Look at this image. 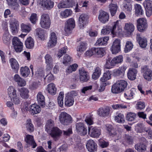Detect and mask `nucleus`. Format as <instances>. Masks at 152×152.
<instances>
[{
  "instance_id": "obj_29",
  "label": "nucleus",
  "mask_w": 152,
  "mask_h": 152,
  "mask_svg": "<svg viewBox=\"0 0 152 152\" xmlns=\"http://www.w3.org/2000/svg\"><path fill=\"white\" fill-rule=\"evenodd\" d=\"M136 93V89L134 88H132L130 90H128L126 91L124 94V96L127 99H131L133 98Z\"/></svg>"
},
{
  "instance_id": "obj_18",
  "label": "nucleus",
  "mask_w": 152,
  "mask_h": 152,
  "mask_svg": "<svg viewBox=\"0 0 152 152\" xmlns=\"http://www.w3.org/2000/svg\"><path fill=\"white\" fill-rule=\"evenodd\" d=\"M34 34L36 36L41 40H44L47 38V34L46 31L41 28L36 29L35 31Z\"/></svg>"
},
{
  "instance_id": "obj_44",
  "label": "nucleus",
  "mask_w": 152,
  "mask_h": 152,
  "mask_svg": "<svg viewBox=\"0 0 152 152\" xmlns=\"http://www.w3.org/2000/svg\"><path fill=\"white\" fill-rule=\"evenodd\" d=\"M87 48V44L85 42H81L80 45L77 47V50L80 53H83Z\"/></svg>"
},
{
  "instance_id": "obj_13",
  "label": "nucleus",
  "mask_w": 152,
  "mask_h": 152,
  "mask_svg": "<svg viewBox=\"0 0 152 152\" xmlns=\"http://www.w3.org/2000/svg\"><path fill=\"white\" fill-rule=\"evenodd\" d=\"M88 131L89 135L92 137L98 138L101 134L100 129L96 127H89Z\"/></svg>"
},
{
  "instance_id": "obj_49",
  "label": "nucleus",
  "mask_w": 152,
  "mask_h": 152,
  "mask_svg": "<svg viewBox=\"0 0 152 152\" xmlns=\"http://www.w3.org/2000/svg\"><path fill=\"white\" fill-rule=\"evenodd\" d=\"M26 126L27 130L29 132H33L34 131V126L30 119H28L27 120Z\"/></svg>"
},
{
  "instance_id": "obj_59",
  "label": "nucleus",
  "mask_w": 152,
  "mask_h": 152,
  "mask_svg": "<svg viewBox=\"0 0 152 152\" xmlns=\"http://www.w3.org/2000/svg\"><path fill=\"white\" fill-rule=\"evenodd\" d=\"M8 5L12 7L15 6L16 9L19 6L18 0H6Z\"/></svg>"
},
{
  "instance_id": "obj_2",
  "label": "nucleus",
  "mask_w": 152,
  "mask_h": 152,
  "mask_svg": "<svg viewBox=\"0 0 152 152\" xmlns=\"http://www.w3.org/2000/svg\"><path fill=\"white\" fill-rule=\"evenodd\" d=\"M7 94L12 101L15 104L20 103V100L18 96L17 95V90L15 87L10 86L7 89Z\"/></svg>"
},
{
  "instance_id": "obj_11",
  "label": "nucleus",
  "mask_w": 152,
  "mask_h": 152,
  "mask_svg": "<svg viewBox=\"0 0 152 152\" xmlns=\"http://www.w3.org/2000/svg\"><path fill=\"white\" fill-rule=\"evenodd\" d=\"M12 42L16 52L17 53L21 52L23 50V43L18 38L14 37L13 38Z\"/></svg>"
},
{
  "instance_id": "obj_48",
  "label": "nucleus",
  "mask_w": 152,
  "mask_h": 152,
  "mask_svg": "<svg viewBox=\"0 0 152 152\" xmlns=\"http://www.w3.org/2000/svg\"><path fill=\"white\" fill-rule=\"evenodd\" d=\"M21 31L23 32L28 33L31 30L30 25H27L22 23L21 25Z\"/></svg>"
},
{
  "instance_id": "obj_41",
  "label": "nucleus",
  "mask_w": 152,
  "mask_h": 152,
  "mask_svg": "<svg viewBox=\"0 0 152 152\" xmlns=\"http://www.w3.org/2000/svg\"><path fill=\"white\" fill-rule=\"evenodd\" d=\"M20 73L22 76L23 77H27L30 73V70L28 67L25 66L22 67L20 69Z\"/></svg>"
},
{
  "instance_id": "obj_7",
  "label": "nucleus",
  "mask_w": 152,
  "mask_h": 152,
  "mask_svg": "<svg viewBox=\"0 0 152 152\" xmlns=\"http://www.w3.org/2000/svg\"><path fill=\"white\" fill-rule=\"evenodd\" d=\"M59 119L60 122L64 125H67L72 122L71 116L65 112H62L60 114Z\"/></svg>"
},
{
  "instance_id": "obj_51",
  "label": "nucleus",
  "mask_w": 152,
  "mask_h": 152,
  "mask_svg": "<svg viewBox=\"0 0 152 152\" xmlns=\"http://www.w3.org/2000/svg\"><path fill=\"white\" fill-rule=\"evenodd\" d=\"M115 120L117 122L119 123H123L125 122L124 116L123 114L121 113L115 117Z\"/></svg>"
},
{
  "instance_id": "obj_14",
  "label": "nucleus",
  "mask_w": 152,
  "mask_h": 152,
  "mask_svg": "<svg viewBox=\"0 0 152 152\" xmlns=\"http://www.w3.org/2000/svg\"><path fill=\"white\" fill-rule=\"evenodd\" d=\"M48 133L54 140H56L61 136L62 131L58 127H56L53 128Z\"/></svg>"
},
{
  "instance_id": "obj_3",
  "label": "nucleus",
  "mask_w": 152,
  "mask_h": 152,
  "mask_svg": "<svg viewBox=\"0 0 152 152\" xmlns=\"http://www.w3.org/2000/svg\"><path fill=\"white\" fill-rule=\"evenodd\" d=\"M77 95V93L75 91H72L67 93L65 98V104L67 107L72 106L74 103V98Z\"/></svg>"
},
{
  "instance_id": "obj_1",
  "label": "nucleus",
  "mask_w": 152,
  "mask_h": 152,
  "mask_svg": "<svg viewBox=\"0 0 152 152\" xmlns=\"http://www.w3.org/2000/svg\"><path fill=\"white\" fill-rule=\"evenodd\" d=\"M127 83L126 81L123 80H118L112 86L111 91L115 94L120 93L124 91L127 87Z\"/></svg>"
},
{
  "instance_id": "obj_17",
  "label": "nucleus",
  "mask_w": 152,
  "mask_h": 152,
  "mask_svg": "<svg viewBox=\"0 0 152 152\" xmlns=\"http://www.w3.org/2000/svg\"><path fill=\"white\" fill-rule=\"evenodd\" d=\"M57 37L56 33L51 31L50 33L49 39L48 44V47L51 48L55 46L57 43Z\"/></svg>"
},
{
  "instance_id": "obj_8",
  "label": "nucleus",
  "mask_w": 152,
  "mask_h": 152,
  "mask_svg": "<svg viewBox=\"0 0 152 152\" xmlns=\"http://www.w3.org/2000/svg\"><path fill=\"white\" fill-rule=\"evenodd\" d=\"M75 25V22L73 18H70L66 21L64 28L66 35H68L71 32L72 30L74 28Z\"/></svg>"
},
{
  "instance_id": "obj_46",
  "label": "nucleus",
  "mask_w": 152,
  "mask_h": 152,
  "mask_svg": "<svg viewBox=\"0 0 152 152\" xmlns=\"http://www.w3.org/2000/svg\"><path fill=\"white\" fill-rule=\"evenodd\" d=\"M54 125V121L51 119L48 120L45 125V130L48 133H49V131L53 128Z\"/></svg>"
},
{
  "instance_id": "obj_63",
  "label": "nucleus",
  "mask_w": 152,
  "mask_h": 152,
  "mask_svg": "<svg viewBox=\"0 0 152 152\" xmlns=\"http://www.w3.org/2000/svg\"><path fill=\"white\" fill-rule=\"evenodd\" d=\"M29 19L32 23L35 24L38 20V17L37 14L34 13H32Z\"/></svg>"
},
{
  "instance_id": "obj_15",
  "label": "nucleus",
  "mask_w": 152,
  "mask_h": 152,
  "mask_svg": "<svg viewBox=\"0 0 152 152\" xmlns=\"http://www.w3.org/2000/svg\"><path fill=\"white\" fill-rule=\"evenodd\" d=\"M135 26L133 23L129 22L125 23L124 29L126 34L128 36L132 35L135 30Z\"/></svg>"
},
{
  "instance_id": "obj_23",
  "label": "nucleus",
  "mask_w": 152,
  "mask_h": 152,
  "mask_svg": "<svg viewBox=\"0 0 152 152\" xmlns=\"http://www.w3.org/2000/svg\"><path fill=\"white\" fill-rule=\"evenodd\" d=\"M88 17L86 14H82L79 19V24L80 28L84 27L88 23Z\"/></svg>"
},
{
  "instance_id": "obj_35",
  "label": "nucleus",
  "mask_w": 152,
  "mask_h": 152,
  "mask_svg": "<svg viewBox=\"0 0 152 152\" xmlns=\"http://www.w3.org/2000/svg\"><path fill=\"white\" fill-rule=\"evenodd\" d=\"M37 100L38 103L41 107H45V97L41 92H39L37 94Z\"/></svg>"
},
{
  "instance_id": "obj_55",
  "label": "nucleus",
  "mask_w": 152,
  "mask_h": 152,
  "mask_svg": "<svg viewBox=\"0 0 152 152\" xmlns=\"http://www.w3.org/2000/svg\"><path fill=\"white\" fill-rule=\"evenodd\" d=\"M64 94L63 92H60L58 98V103L59 106L62 107L63 106V99Z\"/></svg>"
},
{
  "instance_id": "obj_52",
  "label": "nucleus",
  "mask_w": 152,
  "mask_h": 152,
  "mask_svg": "<svg viewBox=\"0 0 152 152\" xmlns=\"http://www.w3.org/2000/svg\"><path fill=\"white\" fill-rule=\"evenodd\" d=\"M72 61V58L67 54L65 55L63 58V63L65 65L69 64Z\"/></svg>"
},
{
  "instance_id": "obj_33",
  "label": "nucleus",
  "mask_w": 152,
  "mask_h": 152,
  "mask_svg": "<svg viewBox=\"0 0 152 152\" xmlns=\"http://www.w3.org/2000/svg\"><path fill=\"white\" fill-rule=\"evenodd\" d=\"M109 39V37H108L100 38L97 40L95 45H96L99 46L106 45L107 43V41Z\"/></svg>"
},
{
  "instance_id": "obj_26",
  "label": "nucleus",
  "mask_w": 152,
  "mask_h": 152,
  "mask_svg": "<svg viewBox=\"0 0 152 152\" xmlns=\"http://www.w3.org/2000/svg\"><path fill=\"white\" fill-rule=\"evenodd\" d=\"M25 140L28 146H31L33 148H34L36 147L37 145L34 141L33 136L29 134L26 135Z\"/></svg>"
},
{
  "instance_id": "obj_27",
  "label": "nucleus",
  "mask_w": 152,
  "mask_h": 152,
  "mask_svg": "<svg viewBox=\"0 0 152 152\" xmlns=\"http://www.w3.org/2000/svg\"><path fill=\"white\" fill-rule=\"evenodd\" d=\"M76 129L79 134L84 135L87 133V130L84 126L83 123H80L76 124Z\"/></svg>"
},
{
  "instance_id": "obj_5",
  "label": "nucleus",
  "mask_w": 152,
  "mask_h": 152,
  "mask_svg": "<svg viewBox=\"0 0 152 152\" xmlns=\"http://www.w3.org/2000/svg\"><path fill=\"white\" fill-rule=\"evenodd\" d=\"M141 72L144 79L146 81H151L152 80V70L146 66L141 68Z\"/></svg>"
},
{
  "instance_id": "obj_9",
  "label": "nucleus",
  "mask_w": 152,
  "mask_h": 152,
  "mask_svg": "<svg viewBox=\"0 0 152 152\" xmlns=\"http://www.w3.org/2000/svg\"><path fill=\"white\" fill-rule=\"evenodd\" d=\"M9 24L12 34L13 35L16 34L18 31L19 27L18 22L15 18H12L10 19Z\"/></svg>"
},
{
  "instance_id": "obj_47",
  "label": "nucleus",
  "mask_w": 152,
  "mask_h": 152,
  "mask_svg": "<svg viewBox=\"0 0 152 152\" xmlns=\"http://www.w3.org/2000/svg\"><path fill=\"white\" fill-rule=\"evenodd\" d=\"M123 61V57L122 55H119L114 58L112 59V64L115 66L116 64L121 63Z\"/></svg>"
},
{
  "instance_id": "obj_20",
  "label": "nucleus",
  "mask_w": 152,
  "mask_h": 152,
  "mask_svg": "<svg viewBox=\"0 0 152 152\" xmlns=\"http://www.w3.org/2000/svg\"><path fill=\"white\" fill-rule=\"evenodd\" d=\"M121 45L120 40L116 39L113 42L111 48V51L113 54H116L120 51Z\"/></svg>"
},
{
  "instance_id": "obj_34",
  "label": "nucleus",
  "mask_w": 152,
  "mask_h": 152,
  "mask_svg": "<svg viewBox=\"0 0 152 152\" xmlns=\"http://www.w3.org/2000/svg\"><path fill=\"white\" fill-rule=\"evenodd\" d=\"M95 56L98 57H102L105 54L104 49L102 48H94Z\"/></svg>"
},
{
  "instance_id": "obj_53",
  "label": "nucleus",
  "mask_w": 152,
  "mask_h": 152,
  "mask_svg": "<svg viewBox=\"0 0 152 152\" xmlns=\"http://www.w3.org/2000/svg\"><path fill=\"white\" fill-rule=\"evenodd\" d=\"M136 117V115L135 113L132 112L128 113L126 117V120L129 121H134Z\"/></svg>"
},
{
  "instance_id": "obj_43",
  "label": "nucleus",
  "mask_w": 152,
  "mask_h": 152,
  "mask_svg": "<svg viewBox=\"0 0 152 152\" xmlns=\"http://www.w3.org/2000/svg\"><path fill=\"white\" fill-rule=\"evenodd\" d=\"M123 141L124 143L131 144L133 143V139L132 136L126 134L123 137Z\"/></svg>"
},
{
  "instance_id": "obj_62",
  "label": "nucleus",
  "mask_w": 152,
  "mask_h": 152,
  "mask_svg": "<svg viewBox=\"0 0 152 152\" xmlns=\"http://www.w3.org/2000/svg\"><path fill=\"white\" fill-rule=\"evenodd\" d=\"M119 22L118 20H117L113 23V26L112 28H111V29L112 34L114 35H116V33L117 32L116 30L117 27H118Z\"/></svg>"
},
{
  "instance_id": "obj_58",
  "label": "nucleus",
  "mask_w": 152,
  "mask_h": 152,
  "mask_svg": "<svg viewBox=\"0 0 152 152\" xmlns=\"http://www.w3.org/2000/svg\"><path fill=\"white\" fill-rule=\"evenodd\" d=\"M123 7L124 10L128 13L131 12L132 10V5L129 2L124 4Z\"/></svg>"
},
{
  "instance_id": "obj_37",
  "label": "nucleus",
  "mask_w": 152,
  "mask_h": 152,
  "mask_svg": "<svg viewBox=\"0 0 152 152\" xmlns=\"http://www.w3.org/2000/svg\"><path fill=\"white\" fill-rule=\"evenodd\" d=\"M25 44L27 48L32 49L34 46V40L31 37H29L27 38L25 41Z\"/></svg>"
},
{
  "instance_id": "obj_39",
  "label": "nucleus",
  "mask_w": 152,
  "mask_h": 152,
  "mask_svg": "<svg viewBox=\"0 0 152 152\" xmlns=\"http://www.w3.org/2000/svg\"><path fill=\"white\" fill-rule=\"evenodd\" d=\"M135 148L139 152H145L146 151V146L142 143H137L135 145Z\"/></svg>"
},
{
  "instance_id": "obj_42",
  "label": "nucleus",
  "mask_w": 152,
  "mask_h": 152,
  "mask_svg": "<svg viewBox=\"0 0 152 152\" xmlns=\"http://www.w3.org/2000/svg\"><path fill=\"white\" fill-rule=\"evenodd\" d=\"M101 70L99 67H97L94 70V71L92 75V78L95 80L98 79L101 74Z\"/></svg>"
},
{
  "instance_id": "obj_10",
  "label": "nucleus",
  "mask_w": 152,
  "mask_h": 152,
  "mask_svg": "<svg viewBox=\"0 0 152 152\" xmlns=\"http://www.w3.org/2000/svg\"><path fill=\"white\" fill-rule=\"evenodd\" d=\"M138 30L140 32L145 31L147 27L146 19L145 18H140L137 20Z\"/></svg>"
},
{
  "instance_id": "obj_4",
  "label": "nucleus",
  "mask_w": 152,
  "mask_h": 152,
  "mask_svg": "<svg viewBox=\"0 0 152 152\" xmlns=\"http://www.w3.org/2000/svg\"><path fill=\"white\" fill-rule=\"evenodd\" d=\"M40 24L42 28L48 29L50 28L51 21L48 14L45 13L42 14L41 16Z\"/></svg>"
},
{
  "instance_id": "obj_61",
  "label": "nucleus",
  "mask_w": 152,
  "mask_h": 152,
  "mask_svg": "<svg viewBox=\"0 0 152 152\" xmlns=\"http://www.w3.org/2000/svg\"><path fill=\"white\" fill-rule=\"evenodd\" d=\"M78 66L76 64H74L68 67L66 69V71L67 72L70 73L73 71H75Z\"/></svg>"
},
{
  "instance_id": "obj_30",
  "label": "nucleus",
  "mask_w": 152,
  "mask_h": 152,
  "mask_svg": "<svg viewBox=\"0 0 152 152\" xmlns=\"http://www.w3.org/2000/svg\"><path fill=\"white\" fill-rule=\"evenodd\" d=\"M18 91L21 98L23 99L28 98L29 91L27 88L25 87L19 88H18Z\"/></svg>"
},
{
  "instance_id": "obj_57",
  "label": "nucleus",
  "mask_w": 152,
  "mask_h": 152,
  "mask_svg": "<svg viewBox=\"0 0 152 152\" xmlns=\"http://www.w3.org/2000/svg\"><path fill=\"white\" fill-rule=\"evenodd\" d=\"M143 4L145 10H152V1L147 0L145 1Z\"/></svg>"
},
{
  "instance_id": "obj_21",
  "label": "nucleus",
  "mask_w": 152,
  "mask_h": 152,
  "mask_svg": "<svg viewBox=\"0 0 152 152\" xmlns=\"http://www.w3.org/2000/svg\"><path fill=\"white\" fill-rule=\"evenodd\" d=\"M79 72L80 81L82 83L87 81L89 78L88 72L83 68L80 69Z\"/></svg>"
},
{
  "instance_id": "obj_45",
  "label": "nucleus",
  "mask_w": 152,
  "mask_h": 152,
  "mask_svg": "<svg viewBox=\"0 0 152 152\" xmlns=\"http://www.w3.org/2000/svg\"><path fill=\"white\" fill-rule=\"evenodd\" d=\"M72 12L71 10L66 9L64 11H62L60 13L61 17L64 18H66L72 15Z\"/></svg>"
},
{
  "instance_id": "obj_12",
  "label": "nucleus",
  "mask_w": 152,
  "mask_h": 152,
  "mask_svg": "<svg viewBox=\"0 0 152 152\" xmlns=\"http://www.w3.org/2000/svg\"><path fill=\"white\" fill-rule=\"evenodd\" d=\"M98 19L101 23L105 24L109 20V14L107 12L102 10H100L99 11Z\"/></svg>"
},
{
  "instance_id": "obj_38",
  "label": "nucleus",
  "mask_w": 152,
  "mask_h": 152,
  "mask_svg": "<svg viewBox=\"0 0 152 152\" xmlns=\"http://www.w3.org/2000/svg\"><path fill=\"white\" fill-rule=\"evenodd\" d=\"M46 90L50 94L54 95L56 93V88L54 83H50L47 86Z\"/></svg>"
},
{
  "instance_id": "obj_64",
  "label": "nucleus",
  "mask_w": 152,
  "mask_h": 152,
  "mask_svg": "<svg viewBox=\"0 0 152 152\" xmlns=\"http://www.w3.org/2000/svg\"><path fill=\"white\" fill-rule=\"evenodd\" d=\"M99 145L102 148H107L109 145L108 142H106L103 140H99Z\"/></svg>"
},
{
  "instance_id": "obj_6",
  "label": "nucleus",
  "mask_w": 152,
  "mask_h": 152,
  "mask_svg": "<svg viewBox=\"0 0 152 152\" xmlns=\"http://www.w3.org/2000/svg\"><path fill=\"white\" fill-rule=\"evenodd\" d=\"M38 5L44 10H50L53 7L54 2L51 0H40Z\"/></svg>"
},
{
  "instance_id": "obj_28",
  "label": "nucleus",
  "mask_w": 152,
  "mask_h": 152,
  "mask_svg": "<svg viewBox=\"0 0 152 152\" xmlns=\"http://www.w3.org/2000/svg\"><path fill=\"white\" fill-rule=\"evenodd\" d=\"M105 128L108 132L109 135L112 137H115L118 136L116 130L114 128L113 126L110 124H106Z\"/></svg>"
},
{
  "instance_id": "obj_32",
  "label": "nucleus",
  "mask_w": 152,
  "mask_h": 152,
  "mask_svg": "<svg viewBox=\"0 0 152 152\" xmlns=\"http://www.w3.org/2000/svg\"><path fill=\"white\" fill-rule=\"evenodd\" d=\"M41 110V108L37 104H34L31 105L30 113L33 115L39 113Z\"/></svg>"
},
{
  "instance_id": "obj_50",
  "label": "nucleus",
  "mask_w": 152,
  "mask_h": 152,
  "mask_svg": "<svg viewBox=\"0 0 152 152\" xmlns=\"http://www.w3.org/2000/svg\"><path fill=\"white\" fill-rule=\"evenodd\" d=\"M10 35L8 31L5 32L2 37V41L3 43L7 45L10 43Z\"/></svg>"
},
{
  "instance_id": "obj_36",
  "label": "nucleus",
  "mask_w": 152,
  "mask_h": 152,
  "mask_svg": "<svg viewBox=\"0 0 152 152\" xmlns=\"http://www.w3.org/2000/svg\"><path fill=\"white\" fill-rule=\"evenodd\" d=\"M134 9L135 10V14L137 16H140L144 14V11L141 6L139 4L134 5Z\"/></svg>"
},
{
  "instance_id": "obj_25",
  "label": "nucleus",
  "mask_w": 152,
  "mask_h": 152,
  "mask_svg": "<svg viewBox=\"0 0 152 152\" xmlns=\"http://www.w3.org/2000/svg\"><path fill=\"white\" fill-rule=\"evenodd\" d=\"M86 146L88 151L90 152H94L96 150L97 145L92 140H88Z\"/></svg>"
},
{
  "instance_id": "obj_31",
  "label": "nucleus",
  "mask_w": 152,
  "mask_h": 152,
  "mask_svg": "<svg viewBox=\"0 0 152 152\" xmlns=\"http://www.w3.org/2000/svg\"><path fill=\"white\" fill-rule=\"evenodd\" d=\"M10 63L13 71L15 72H17L19 66L17 61L14 58H11L10 60Z\"/></svg>"
},
{
  "instance_id": "obj_24",
  "label": "nucleus",
  "mask_w": 152,
  "mask_h": 152,
  "mask_svg": "<svg viewBox=\"0 0 152 152\" xmlns=\"http://www.w3.org/2000/svg\"><path fill=\"white\" fill-rule=\"evenodd\" d=\"M137 73V70L136 69L133 68H129L127 73L128 79L132 80H134L136 79Z\"/></svg>"
},
{
  "instance_id": "obj_54",
  "label": "nucleus",
  "mask_w": 152,
  "mask_h": 152,
  "mask_svg": "<svg viewBox=\"0 0 152 152\" xmlns=\"http://www.w3.org/2000/svg\"><path fill=\"white\" fill-rule=\"evenodd\" d=\"M132 43L130 41L126 42L125 45L124 51L125 53H127L130 51L133 48Z\"/></svg>"
},
{
  "instance_id": "obj_19",
  "label": "nucleus",
  "mask_w": 152,
  "mask_h": 152,
  "mask_svg": "<svg viewBox=\"0 0 152 152\" xmlns=\"http://www.w3.org/2000/svg\"><path fill=\"white\" fill-rule=\"evenodd\" d=\"M110 110V108L109 107L106 106L104 107H101L98 109L97 111V114L101 117L105 118L109 115Z\"/></svg>"
},
{
  "instance_id": "obj_56",
  "label": "nucleus",
  "mask_w": 152,
  "mask_h": 152,
  "mask_svg": "<svg viewBox=\"0 0 152 152\" xmlns=\"http://www.w3.org/2000/svg\"><path fill=\"white\" fill-rule=\"evenodd\" d=\"M110 31L112 33L111 27L110 26H106L103 27L101 33L102 34L106 35L109 34Z\"/></svg>"
},
{
  "instance_id": "obj_40",
  "label": "nucleus",
  "mask_w": 152,
  "mask_h": 152,
  "mask_svg": "<svg viewBox=\"0 0 152 152\" xmlns=\"http://www.w3.org/2000/svg\"><path fill=\"white\" fill-rule=\"evenodd\" d=\"M109 8L111 16H114L117 10V5L115 4H111L109 6Z\"/></svg>"
},
{
  "instance_id": "obj_60",
  "label": "nucleus",
  "mask_w": 152,
  "mask_h": 152,
  "mask_svg": "<svg viewBox=\"0 0 152 152\" xmlns=\"http://www.w3.org/2000/svg\"><path fill=\"white\" fill-rule=\"evenodd\" d=\"M112 59L111 61V59L108 58L107 59L106 63L104 65V67L107 69H110L115 66L114 64H112Z\"/></svg>"
},
{
  "instance_id": "obj_16",
  "label": "nucleus",
  "mask_w": 152,
  "mask_h": 152,
  "mask_svg": "<svg viewBox=\"0 0 152 152\" xmlns=\"http://www.w3.org/2000/svg\"><path fill=\"white\" fill-rule=\"evenodd\" d=\"M45 63L46 64V69L50 70L53 66V60L51 56L49 54H47L45 56Z\"/></svg>"
},
{
  "instance_id": "obj_22",
  "label": "nucleus",
  "mask_w": 152,
  "mask_h": 152,
  "mask_svg": "<svg viewBox=\"0 0 152 152\" xmlns=\"http://www.w3.org/2000/svg\"><path fill=\"white\" fill-rule=\"evenodd\" d=\"M136 39L141 48H145L147 46V41L146 39L144 37H142L140 34H137Z\"/></svg>"
}]
</instances>
